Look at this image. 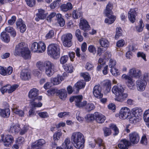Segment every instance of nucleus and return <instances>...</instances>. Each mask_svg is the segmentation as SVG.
<instances>
[{
	"instance_id": "obj_51",
	"label": "nucleus",
	"mask_w": 149,
	"mask_h": 149,
	"mask_svg": "<svg viewBox=\"0 0 149 149\" xmlns=\"http://www.w3.org/2000/svg\"><path fill=\"white\" fill-rule=\"evenodd\" d=\"M59 90L54 88H51L47 91V93L49 95H54V94H56V95H57L58 91Z\"/></svg>"
},
{
	"instance_id": "obj_3",
	"label": "nucleus",
	"mask_w": 149,
	"mask_h": 149,
	"mask_svg": "<svg viewBox=\"0 0 149 149\" xmlns=\"http://www.w3.org/2000/svg\"><path fill=\"white\" fill-rule=\"evenodd\" d=\"M15 56H21L25 59H30L31 55L28 47H16L14 53Z\"/></svg>"
},
{
	"instance_id": "obj_6",
	"label": "nucleus",
	"mask_w": 149,
	"mask_h": 149,
	"mask_svg": "<svg viewBox=\"0 0 149 149\" xmlns=\"http://www.w3.org/2000/svg\"><path fill=\"white\" fill-rule=\"evenodd\" d=\"M72 36L70 33L64 35L62 37V40L64 46L71 47L72 45Z\"/></svg>"
},
{
	"instance_id": "obj_46",
	"label": "nucleus",
	"mask_w": 149,
	"mask_h": 149,
	"mask_svg": "<svg viewBox=\"0 0 149 149\" xmlns=\"http://www.w3.org/2000/svg\"><path fill=\"white\" fill-rule=\"evenodd\" d=\"M84 106L85 107V108L86 110L88 111L93 110L95 108V106L94 104L91 103L87 104L86 102V105H85L84 107Z\"/></svg>"
},
{
	"instance_id": "obj_35",
	"label": "nucleus",
	"mask_w": 149,
	"mask_h": 149,
	"mask_svg": "<svg viewBox=\"0 0 149 149\" xmlns=\"http://www.w3.org/2000/svg\"><path fill=\"white\" fill-rule=\"evenodd\" d=\"M57 95H59L60 98L62 100L64 99L66 97L67 93L66 91L63 89H62L58 91Z\"/></svg>"
},
{
	"instance_id": "obj_19",
	"label": "nucleus",
	"mask_w": 149,
	"mask_h": 149,
	"mask_svg": "<svg viewBox=\"0 0 149 149\" xmlns=\"http://www.w3.org/2000/svg\"><path fill=\"white\" fill-rule=\"evenodd\" d=\"M38 13L36 14L37 17H36L35 19L37 21H39V19H45L47 15V13L44 10L39 9L38 10Z\"/></svg>"
},
{
	"instance_id": "obj_28",
	"label": "nucleus",
	"mask_w": 149,
	"mask_h": 149,
	"mask_svg": "<svg viewBox=\"0 0 149 149\" xmlns=\"http://www.w3.org/2000/svg\"><path fill=\"white\" fill-rule=\"evenodd\" d=\"M72 6L70 3H67L66 4H62L60 6L61 10L64 12H66L69 10L72 9Z\"/></svg>"
},
{
	"instance_id": "obj_44",
	"label": "nucleus",
	"mask_w": 149,
	"mask_h": 149,
	"mask_svg": "<svg viewBox=\"0 0 149 149\" xmlns=\"http://www.w3.org/2000/svg\"><path fill=\"white\" fill-rule=\"evenodd\" d=\"M63 67L65 70L68 72L71 73L73 71V68L70 64H66Z\"/></svg>"
},
{
	"instance_id": "obj_64",
	"label": "nucleus",
	"mask_w": 149,
	"mask_h": 149,
	"mask_svg": "<svg viewBox=\"0 0 149 149\" xmlns=\"http://www.w3.org/2000/svg\"><path fill=\"white\" fill-rule=\"evenodd\" d=\"M93 66L91 63L87 62L86 64L85 68L86 70H91L93 69Z\"/></svg>"
},
{
	"instance_id": "obj_48",
	"label": "nucleus",
	"mask_w": 149,
	"mask_h": 149,
	"mask_svg": "<svg viewBox=\"0 0 149 149\" xmlns=\"http://www.w3.org/2000/svg\"><path fill=\"white\" fill-rule=\"evenodd\" d=\"M111 68L110 71L113 75L116 76L120 75V73L118 71V69L115 67Z\"/></svg>"
},
{
	"instance_id": "obj_41",
	"label": "nucleus",
	"mask_w": 149,
	"mask_h": 149,
	"mask_svg": "<svg viewBox=\"0 0 149 149\" xmlns=\"http://www.w3.org/2000/svg\"><path fill=\"white\" fill-rule=\"evenodd\" d=\"M5 31L9 33H10L11 36L13 37H15L16 36V33L15 30L12 27L8 26L6 27L5 29Z\"/></svg>"
},
{
	"instance_id": "obj_5",
	"label": "nucleus",
	"mask_w": 149,
	"mask_h": 149,
	"mask_svg": "<svg viewBox=\"0 0 149 149\" xmlns=\"http://www.w3.org/2000/svg\"><path fill=\"white\" fill-rule=\"evenodd\" d=\"M47 51L48 55L54 59H56L60 56L59 47H47Z\"/></svg>"
},
{
	"instance_id": "obj_45",
	"label": "nucleus",
	"mask_w": 149,
	"mask_h": 149,
	"mask_svg": "<svg viewBox=\"0 0 149 149\" xmlns=\"http://www.w3.org/2000/svg\"><path fill=\"white\" fill-rule=\"evenodd\" d=\"M144 26V24H143V22L141 19L139 21V25L136 27V30L139 32H141Z\"/></svg>"
},
{
	"instance_id": "obj_7",
	"label": "nucleus",
	"mask_w": 149,
	"mask_h": 149,
	"mask_svg": "<svg viewBox=\"0 0 149 149\" xmlns=\"http://www.w3.org/2000/svg\"><path fill=\"white\" fill-rule=\"evenodd\" d=\"M1 139L4 143V145L6 147H9L12 144L14 141L13 136L9 135L4 136L3 134L1 135Z\"/></svg>"
},
{
	"instance_id": "obj_61",
	"label": "nucleus",
	"mask_w": 149,
	"mask_h": 149,
	"mask_svg": "<svg viewBox=\"0 0 149 149\" xmlns=\"http://www.w3.org/2000/svg\"><path fill=\"white\" fill-rule=\"evenodd\" d=\"M125 40L121 39L118 40L116 43L117 47H123L125 45Z\"/></svg>"
},
{
	"instance_id": "obj_29",
	"label": "nucleus",
	"mask_w": 149,
	"mask_h": 149,
	"mask_svg": "<svg viewBox=\"0 0 149 149\" xmlns=\"http://www.w3.org/2000/svg\"><path fill=\"white\" fill-rule=\"evenodd\" d=\"M1 39L3 42H8L10 40V37L9 35L6 32H2L1 34Z\"/></svg>"
},
{
	"instance_id": "obj_14",
	"label": "nucleus",
	"mask_w": 149,
	"mask_h": 149,
	"mask_svg": "<svg viewBox=\"0 0 149 149\" xmlns=\"http://www.w3.org/2000/svg\"><path fill=\"white\" fill-rule=\"evenodd\" d=\"M129 136L131 142L133 144H137L139 141V135L136 132H134L130 133Z\"/></svg>"
},
{
	"instance_id": "obj_55",
	"label": "nucleus",
	"mask_w": 149,
	"mask_h": 149,
	"mask_svg": "<svg viewBox=\"0 0 149 149\" xmlns=\"http://www.w3.org/2000/svg\"><path fill=\"white\" fill-rule=\"evenodd\" d=\"M116 64V62L115 60L111 59L109 64V67L110 68H114Z\"/></svg>"
},
{
	"instance_id": "obj_31",
	"label": "nucleus",
	"mask_w": 149,
	"mask_h": 149,
	"mask_svg": "<svg viewBox=\"0 0 149 149\" xmlns=\"http://www.w3.org/2000/svg\"><path fill=\"white\" fill-rule=\"evenodd\" d=\"M142 111L141 109L136 107L133 109L132 112L133 115L136 116L141 117L142 114Z\"/></svg>"
},
{
	"instance_id": "obj_52",
	"label": "nucleus",
	"mask_w": 149,
	"mask_h": 149,
	"mask_svg": "<svg viewBox=\"0 0 149 149\" xmlns=\"http://www.w3.org/2000/svg\"><path fill=\"white\" fill-rule=\"evenodd\" d=\"M143 119L145 122L149 121V109L145 111L143 114Z\"/></svg>"
},
{
	"instance_id": "obj_20",
	"label": "nucleus",
	"mask_w": 149,
	"mask_h": 149,
	"mask_svg": "<svg viewBox=\"0 0 149 149\" xmlns=\"http://www.w3.org/2000/svg\"><path fill=\"white\" fill-rule=\"evenodd\" d=\"M130 145V142L124 139L121 140L120 143L118 144V147L120 149H128V147Z\"/></svg>"
},
{
	"instance_id": "obj_37",
	"label": "nucleus",
	"mask_w": 149,
	"mask_h": 149,
	"mask_svg": "<svg viewBox=\"0 0 149 149\" xmlns=\"http://www.w3.org/2000/svg\"><path fill=\"white\" fill-rule=\"evenodd\" d=\"M112 4L109 2L107 5L106 9L104 11V14L113 13L112 11Z\"/></svg>"
},
{
	"instance_id": "obj_53",
	"label": "nucleus",
	"mask_w": 149,
	"mask_h": 149,
	"mask_svg": "<svg viewBox=\"0 0 149 149\" xmlns=\"http://www.w3.org/2000/svg\"><path fill=\"white\" fill-rule=\"evenodd\" d=\"M70 113L68 112H62L58 114V116L60 118H63L70 116Z\"/></svg>"
},
{
	"instance_id": "obj_2",
	"label": "nucleus",
	"mask_w": 149,
	"mask_h": 149,
	"mask_svg": "<svg viewBox=\"0 0 149 149\" xmlns=\"http://www.w3.org/2000/svg\"><path fill=\"white\" fill-rule=\"evenodd\" d=\"M71 141L74 146L78 149H82L84 147L85 139L83 134L76 132L72 133Z\"/></svg>"
},
{
	"instance_id": "obj_27",
	"label": "nucleus",
	"mask_w": 149,
	"mask_h": 149,
	"mask_svg": "<svg viewBox=\"0 0 149 149\" xmlns=\"http://www.w3.org/2000/svg\"><path fill=\"white\" fill-rule=\"evenodd\" d=\"M19 127V125L11 126L9 130V132L13 134H17L20 131Z\"/></svg>"
},
{
	"instance_id": "obj_11",
	"label": "nucleus",
	"mask_w": 149,
	"mask_h": 149,
	"mask_svg": "<svg viewBox=\"0 0 149 149\" xmlns=\"http://www.w3.org/2000/svg\"><path fill=\"white\" fill-rule=\"evenodd\" d=\"M128 74L131 77L138 78L141 75V72L139 70L133 68L129 70Z\"/></svg>"
},
{
	"instance_id": "obj_34",
	"label": "nucleus",
	"mask_w": 149,
	"mask_h": 149,
	"mask_svg": "<svg viewBox=\"0 0 149 149\" xmlns=\"http://www.w3.org/2000/svg\"><path fill=\"white\" fill-rule=\"evenodd\" d=\"M71 143L69 139L66 138L62 144V147L64 149H69L71 147Z\"/></svg>"
},
{
	"instance_id": "obj_58",
	"label": "nucleus",
	"mask_w": 149,
	"mask_h": 149,
	"mask_svg": "<svg viewBox=\"0 0 149 149\" xmlns=\"http://www.w3.org/2000/svg\"><path fill=\"white\" fill-rule=\"evenodd\" d=\"M45 47V44L43 42H40L39 43L34 42L32 44V47Z\"/></svg>"
},
{
	"instance_id": "obj_15",
	"label": "nucleus",
	"mask_w": 149,
	"mask_h": 149,
	"mask_svg": "<svg viewBox=\"0 0 149 149\" xmlns=\"http://www.w3.org/2000/svg\"><path fill=\"white\" fill-rule=\"evenodd\" d=\"M147 84L146 82L142 79H138L136 82L137 88L140 91H143L145 90Z\"/></svg>"
},
{
	"instance_id": "obj_10",
	"label": "nucleus",
	"mask_w": 149,
	"mask_h": 149,
	"mask_svg": "<svg viewBox=\"0 0 149 149\" xmlns=\"http://www.w3.org/2000/svg\"><path fill=\"white\" fill-rule=\"evenodd\" d=\"M131 114L130 109L127 107H123L120 109L119 113V116L122 119L127 118Z\"/></svg>"
},
{
	"instance_id": "obj_1",
	"label": "nucleus",
	"mask_w": 149,
	"mask_h": 149,
	"mask_svg": "<svg viewBox=\"0 0 149 149\" xmlns=\"http://www.w3.org/2000/svg\"><path fill=\"white\" fill-rule=\"evenodd\" d=\"M37 67L41 71L45 70V74L49 77L52 76L55 70L54 65L49 61H45L44 63L39 61L36 63Z\"/></svg>"
},
{
	"instance_id": "obj_56",
	"label": "nucleus",
	"mask_w": 149,
	"mask_h": 149,
	"mask_svg": "<svg viewBox=\"0 0 149 149\" xmlns=\"http://www.w3.org/2000/svg\"><path fill=\"white\" fill-rule=\"evenodd\" d=\"M103 130L104 132V135L105 136H107L110 135L111 133V130L108 128L104 127Z\"/></svg>"
},
{
	"instance_id": "obj_60",
	"label": "nucleus",
	"mask_w": 149,
	"mask_h": 149,
	"mask_svg": "<svg viewBox=\"0 0 149 149\" xmlns=\"http://www.w3.org/2000/svg\"><path fill=\"white\" fill-rule=\"evenodd\" d=\"M81 75L87 81H89L90 77L88 73H81Z\"/></svg>"
},
{
	"instance_id": "obj_33",
	"label": "nucleus",
	"mask_w": 149,
	"mask_h": 149,
	"mask_svg": "<svg viewBox=\"0 0 149 149\" xmlns=\"http://www.w3.org/2000/svg\"><path fill=\"white\" fill-rule=\"evenodd\" d=\"M128 95L126 93L122 92L119 95L116 96V100L118 101L122 102L123 101L127 98Z\"/></svg>"
},
{
	"instance_id": "obj_16",
	"label": "nucleus",
	"mask_w": 149,
	"mask_h": 149,
	"mask_svg": "<svg viewBox=\"0 0 149 149\" xmlns=\"http://www.w3.org/2000/svg\"><path fill=\"white\" fill-rule=\"evenodd\" d=\"M124 89L121 85H117V86H114L112 89V91L116 96L124 92Z\"/></svg>"
},
{
	"instance_id": "obj_25",
	"label": "nucleus",
	"mask_w": 149,
	"mask_h": 149,
	"mask_svg": "<svg viewBox=\"0 0 149 149\" xmlns=\"http://www.w3.org/2000/svg\"><path fill=\"white\" fill-rule=\"evenodd\" d=\"M85 85V83L81 81H79L77 82L74 85V90L76 91V93H78L79 90L84 88Z\"/></svg>"
},
{
	"instance_id": "obj_8",
	"label": "nucleus",
	"mask_w": 149,
	"mask_h": 149,
	"mask_svg": "<svg viewBox=\"0 0 149 149\" xmlns=\"http://www.w3.org/2000/svg\"><path fill=\"white\" fill-rule=\"evenodd\" d=\"M18 87V85L16 84L12 86L10 84H8L2 87L0 90L3 94L6 92L10 93L15 91Z\"/></svg>"
},
{
	"instance_id": "obj_13",
	"label": "nucleus",
	"mask_w": 149,
	"mask_h": 149,
	"mask_svg": "<svg viewBox=\"0 0 149 149\" xmlns=\"http://www.w3.org/2000/svg\"><path fill=\"white\" fill-rule=\"evenodd\" d=\"M20 77L23 80H27L31 78V74L30 71L27 69H23L20 74Z\"/></svg>"
},
{
	"instance_id": "obj_49",
	"label": "nucleus",
	"mask_w": 149,
	"mask_h": 149,
	"mask_svg": "<svg viewBox=\"0 0 149 149\" xmlns=\"http://www.w3.org/2000/svg\"><path fill=\"white\" fill-rule=\"evenodd\" d=\"M110 128L114 131L113 135H117L119 133V130L118 127L114 124H111L110 125Z\"/></svg>"
},
{
	"instance_id": "obj_54",
	"label": "nucleus",
	"mask_w": 149,
	"mask_h": 149,
	"mask_svg": "<svg viewBox=\"0 0 149 149\" xmlns=\"http://www.w3.org/2000/svg\"><path fill=\"white\" fill-rule=\"evenodd\" d=\"M68 59V57L67 55L62 56L60 59V61L61 64H63L65 63Z\"/></svg>"
},
{
	"instance_id": "obj_22",
	"label": "nucleus",
	"mask_w": 149,
	"mask_h": 149,
	"mask_svg": "<svg viewBox=\"0 0 149 149\" xmlns=\"http://www.w3.org/2000/svg\"><path fill=\"white\" fill-rule=\"evenodd\" d=\"M64 80L63 77L59 74L54 78L51 79V82L54 85H58L60 84Z\"/></svg>"
},
{
	"instance_id": "obj_59",
	"label": "nucleus",
	"mask_w": 149,
	"mask_h": 149,
	"mask_svg": "<svg viewBox=\"0 0 149 149\" xmlns=\"http://www.w3.org/2000/svg\"><path fill=\"white\" fill-rule=\"evenodd\" d=\"M24 142V139L22 137H19L17 138L15 141L16 143L21 146Z\"/></svg>"
},
{
	"instance_id": "obj_47",
	"label": "nucleus",
	"mask_w": 149,
	"mask_h": 149,
	"mask_svg": "<svg viewBox=\"0 0 149 149\" xmlns=\"http://www.w3.org/2000/svg\"><path fill=\"white\" fill-rule=\"evenodd\" d=\"M97 112L94 113L93 114H89L86 116L85 117V119L88 121L95 120V114H96Z\"/></svg>"
},
{
	"instance_id": "obj_12",
	"label": "nucleus",
	"mask_w": 149,
	"mask_h": 149,
	"mask_svg": "<svg viewBox=\"0 0 149 149\" xmlns=\"http://www.w3.org/2000/svg\"><path fill=\"white\" fill-rule=\"evenodd\" d=\"M93 93L94 96L98 99L102 98L103 96L101 93V88L99 84L95 85L93 90Z\"/></svg>"
},
{
	"instance_id": "obj_23",
	"label": "nucleus",
	"mask_w": 149,
	"mask_h": 149,
	"mask_svg": "<svg viewBox=\"0 0 149 149\" xmlns=\"http://www.w3.org/2000/svg\"><path fill=\"white\" fill-rule=\"evenodd\" d=\"M136 15V10L134 9H131L129 12L128 17L130 21L132 23H133L135 20V17Z\"/></svg>"
},
{
	"instance_id": "obj_24",
	"label": "nucleus",
	"mask_w": 149,
	"mask_h": 149,
	"mask_svg": "<svg viewBox=\"0 0 149 149\" xmlns=\"http://www.w3.org/2000/svg\"><path fill=\"white\" fill-rule=\"evenodd\" d=\"M10 113V110L9 108H6L4 109L0 108V116L4 118H8Z\"/></svg>"
},
{
	"instance_id": "obj_50",
	"label": "nucleus",
	"mask_w": 149,
	"mask_h": 149,
	"mask_svg": "<svg viewBox=\"0 0 149 149\" xmlns=\"http://www.w3.org/2000/svg\"><path fill=\"white\" fill-rule=\"evenodd\" d=\"M75 35L79 41L81 42L83 41V38L81 35V31L79 29H77L76 30Z\"/></svg>"
},
{
	"instance_id": "obj_9",
	"label": "nucleus",
	"mask_w": 149,
	"mask_h": 149,
	"mask_svg": "<svg viewBox=\"0 0 149 149\" xmlns=\"http://www.w3.org/2000/svg\"><path fill=\"white\" fill-rule=\"evenodd\" d=\"M38 90L36 88L31 89L29 93L28 97L29 98L32 99V100L34 101L36 100H41L42 99L41 96H38Z\"/></svg>"
},
{
	"instance_id": "obj_26",
	"label": "nucleus",
	"mask_w": 149,
	"mask_h": 149,
	"mask_svg": "<svg viewBox=\"0 0 149 149\" xmlns=\"http://www.w3.org/2000/svg\"><path fill=\"white\" fill-rule=\"evenodd\" d=\"M95 116H96L95 120L99 123H103L106 119L105 116L99 112H97L96 114H95Z\"/></svg>"
},
{
	"instance_id": "obj_39",
	"label": "nucleus",
	"mask_w": 149,
	"mask_h": 149,
	"mask_svg": "<svg viewBox=\"0 0 149 149\" xmlns=\"http://www.w3.org/2000/svg\"><path fill=\"white\" fill-rule=\"evenodd\" d=\"M141 120V117H138L133 115V116H131L129 120L130 123H135L139 122Z\"/></svg>"
},
{
	"instance_id": "obj_21",
	"label": "nucleus",
	"mask_w": 149,
	"mask_h": 149,
	"mask_svg": "<svg viewBox=\"0 0 149 149\" xmlns=\"http://www.w3.org/2000/svg\"><path fill=\"white\" fill-rule=\"evenodd\" d=\"M113 13L105 14L107 18L105 19L104 22L108 24H111L113 23L116 19L115 16L113 15Z\"/></svg>"
},
{
	"instance_id": "obj_63",
	"label": "nucleus",
	"mask_w": 149,
	"mask_h": 149,
	"mask_svg": "<svg viewBox=\"0 0 149 149\" xmlns=\"http://www.w3.org/2000/svg\"><path fill=\"white\" fill-rule=\"evenodd\" d=\"M16 25L17 27L19 29L23 26V25H25V24L22 19H19L18 21L17 22Z\"/></svg>"
},
{
	"instance_id": "obj_42",
	"label": "nucleus",
	"mask_w": 149,
	"mask_h": 149,
	"mask_svg": "<svg viewBox=\"0 0 149 149\" xmlns=\"http://www.w3.org/2000/svg\"><path fill=\"white\" fill-rule=\"evenodd\" d=\"M82 15V13L79 10H74L72 13V17L74 19L78 18L80 17Z\"/></svg>"
},
{
	"instance_id": "obj_62",
	"label": "nucleus",
	"mask_w": 149,
	"mask_h": 149,
	"mask_svg": "<svg viewBox=\"0 0 149 149\" xmlns=\"http://www.w3.org/2000/svg\"><path fill=\"white\" fill-rule=\"evenodd\" d=\"M62 135V133L61 132H58L55 133L53 136V138L54 141L57 140L60 138Z\"/></svg>"
},
{
	"instance_id": "obj_43",
	"label": "nucleus",
	"mask_w": 149,
	"mask_h": 149,
	"mask_svg": "<svg viewBox=\"0 0 149 149\" xmlns=\"http://www.w3.org/2000/svg\"><path fill=\"white\" fill-rule=\"evenodd\" d=\"M100 43L101 47H108L109 44V42L107 39L103 38L100 39Z\"/></svg>"
},
{
	"instance_id": "obj_57",
	"label": "nucleus",
	"mask_w": 149,
	"mask_h": 149,
	"mask_svg": "<svg viewBox=\"0 0 149 149\" xmlns=\"http://www.w3.org/2000/svg\"><path fill=\"white\" fill-rule=\"evenodd\" d=\"M30 104L33 107H40L42 106V104L40 102L37 103L36 102L33 101L31 100L30 101Z\"/></svg>"
},
{
	"instance_id": "obj_17",
	"label": "nucleus",
	"mask_w": 149,
	"mask_h": 149,
	"mask_svg": "<svg viewBox=\"0 0 149 149\" xmlns=\"http://www.w3.org/2000/svg\"><path fill=\"white\" fill-rule=\"evenodd\" d=\"M122 78L127 80V85L130 89H132L134 86V81L132 80V77L127 75L126 74H123L122 76Z\"/></svg>"
},
{
	"instance_id": "obj_38",
	"label": "nucleus",
	"mask_w": 149,
	"mask_h": 149,
	"mask_svg": "<svg viewBox=\"0 0 149 149\" xmlns=\"http://www.w3.org/2000/svg\"><path fill=\"white\" fill-rule=\"evenodd\" d=\"M103 85L105 88L107 92H109L111 90V81L109 80H107L104 81L103 82Z\"/></svg>"
},
{
	"instance_id": "obj_32",
	"label": "nucleus",
	"mask_w": 149,
	"mask_h": 149,
	"mask_svg": "<svg viewBox=\"0 0 149 149\" xmlns=\"http://www.w3.org/2000/svg\"><path fill=\"white\" fill-rule=\"evenodd\" d=\"M95 143L92 144H90L91 145V146L92 148L95 147V143H96L97 145H98V146L100 147H102L103 149H104V142H103L102 140V139L100 138H98L97 139L95 140Z\"/></svg>"
},
{
	"instance_id": "obj_18",
	"label": "nucleus",
	"mask_w": 149,
	"mask_h": 149,
	"mask_svg": "<svg viewBox=\"0 0 149 149\" xmlns=\"http://www.w3.org/2000/svg\"><path fill=\"white\" fill-rule=\"evenodd\" d=\"M80 28L84 31H86L90 29V26L87 22L83 18L80 20Z\"/></svg>"
},
{
	"instance_id": "obj_4",
	"label": "nucleus",
	"mask_w": 149,
	"mask_h": 149,
	"mask_svg": "<svg viewBox=\"0 0 149 149\" xmlns=\"http://www.w3.org/2000/svg\"><path fill=\"white\" fill-rule=\"evenodd\" d=\"M83 99V96L82 95L74 96L71 97L70 99V102L74 101L75 102V105L76 107L79 108L83 107L86 104V101H84L81 102Z\"/></svg>"
},
{
	"instance_id": "obj_30",
	"label": "nucleus",
	"mask_w": 149,
	"mask_h": 149,
	"mask_svg": "<svg viewBox=\"0 0 149 149\" xmlns=\"http://www.w3.org/2000/svg\"><path fill=\"white\" fill-rule=\"evenodd\" d=\"M45 141L43 139H40L36 142L33 143L31 146L33 148L39 147L43 146L45 144Z\"/></svg>"
},
{
	"instance_id": "obj_40",
	"label": "nucleus",
	"mask_w": 149,
	"mask_h": 149,
	"mask_svg": "<svg viewBox=\"0 0 149 149\" xmlns=\"http://www.w3.org/2000/svg\"><path fill=\"white\" fill-rule=\"evenodd\" d=\"M12 110L13 113L18 115L22 117L24 116V112L22 110H19L16 107H14L12 109Z\"/></svg>"
},
{
	"instance_id": "obj_36",
	"label": "nucleus",
	"mask_w": 149,
	"mask_h": 149,
	"mask_svg": "<svg viewBox=\"0 0 149 149\" xmlns=\"http://www.w3.org/2000/svg\"><path fill=\"white\" fill-rule=\"evenodd\" d=\"M123 35V31L120 27H117L116 29V34L115 38L116 39H118L120 37Z\"/></svg>"
}]
</instances>
